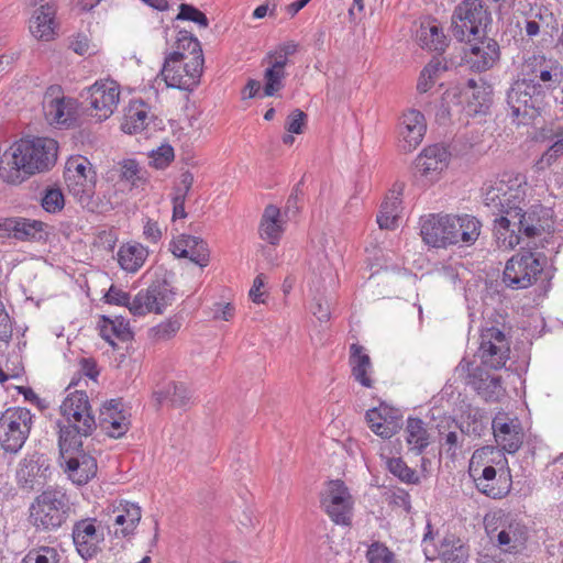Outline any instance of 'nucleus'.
<instances>
[{
	"label": "nucleus",
	"mask_w": 563,
	"mask_h": 563,
	"mask_svg": "<svg viewBox=\"0 0 563 563\" xmlns=\"http://www.w3.org/2000/svg\"><path fill=\"white\" fill-rule=\"evenodd\" d=\"M64 178L69 192L81 202L91 197L97 175L88 158L80 155L69 157L65 165Z\"/></svg>",
	"instance_id": "obj_14"
},
{
	"label": "nucleus",
	"mask_w": 563,
	"mask_h": 563,
	"mask_svg": "<svg viewBox=\"0 0 563 563\" xmlns=\"http://www.w3.org/2000/svg\"><path fill=\"white\" fill-rule=\"evenodd\" d=\"M23 563H59V560L55 549L43 547L40 551L30 552Z\"/></svg>",
	"instance_id": "obj_53"
},
{
	"label": "nucleus",
	"mask_w": 563,
	"mask_h": 563,
	"mask_svg": "<svg viewBox=\"0 0 563 563\" xmlns=\"http://www.w3.org/2000/svg\"><path fill=\"white\" fill-rule=\"evenodd\" d=\"M41 205L46 212L56 213L63 210L65 199L62 190L57 187H47L44 189Z\"/></svg>",
	"instance_id": "obj_46"
},
{
	"label": "nucleus",
	"mask_w": 563,
	"mask_h": 563,
	"mask_svg": "<svg viewBox=\"0 0 563 563\" xmlns=\"http://www.w3.org/2000/svg\"><path fill=\"white\" fill-rule=\"evenodd\" d=\"M460 375L466 374V384L471 386L485 401H497L504 393L501 378L493 376L484 368L476 366L464 360L456 367Z\"/></svg>",
	"instance_id": "obj_20"
},
{
	"label": "nucleus",
	"mask_w": 563,
	"mask_h": 563,
	"mask_svg": "<svg viewBox=\"0 0 563 563\" xmlns=\"http://www.w3.org/2000/svg\"><path fill=\"white\" fill-rule=\"evenodd\" d=\"M175 45L176 49L165 56L161 75L169 88L192 90L205 63L200 42L191 32L179 30Z\"/></svg>",
	"instance_id": "obj_2"
},
{
	"label": "nucleus",
	"mask_w": 563,
	"mask_h": 563,
	"mask_svg": "<svg viewBox=\"0 0 563 563\" xmlns=\"http://www.w3.org/2000/svg\"><path fill=\"white\" fill-rule=\"evenodd\" d=\"M31 410L23 407L8 408L0 416V445L9 453H18L27 440L32 424Z\"/></svg>",
	"instance_id": "obj_7"
},
{
	"label": "nucleus",
	"mask_w": 563,
	"mask_h": 563,
	"mask_svg": "<svg viewBox=\"0 0 563 563\" xmlns=\"http://www.w3.org/2000/svg\"><path fill=\"white\" fill-rule=\"evenodd\" d=\"M388 470L400 481L411 484L418 481L416 472L407 466L400 457H393L388 461Z\"/></svg>",
	"instance_id": "obj_49"
},
{
	"label": "nucleus",
	"mask_w": 563,
	"mask_h": 563,
	"mask_svg": "<svg viewBox=\"0 0 563 563\" xmlns=\"http://www.w3.org/2000/svg\"><path fill=\"white\" fill-rule=\"evenodd\" d=\"M176 21H190L196 23L199 27L207 29L209 26V19L207 15L194 7L192 4L181 3L179 5L178 14L175 18Z\"/></svg>",
	"instance_id": "obj_47"
},
{
	"label": "nucleus",
	"mask_w": 563,
	"mask_h": 563,
	"mask_svg": "<svg viewBox=\"0 0 563 563\" xmlns=\"http://www.w3.org/2000/svg\"><path fill=\"white\" fill-rule=\"evenodd\" d=\"M307 114L299 109L294 110L287 118L286 130L289 133L301 134L306 126Z\"/></svg>",
	"instance_id": "obj_59"
},
{
	"label": "nucleus",
	"mask_w": 563,
	"mask_h": 563,
	"mask_svg": "<svg viewBox=\"0 0 563 563\" xmlns=\"http://www.w3.org/2000/svg\"><path fill=\"white\" fill-rule=\"evenodd\" d=\"M527 178L520 173H504L484 195V205L499 218L494 220L499 247L511 250L521 240L554 232V212L542 205L526 206Z\"/></svg>",
	"instance_id": "obj_1"
},
{
	"label": "nucleus",
	"mask_w": 563,
	"mask_h": 563,
	"mask_svg": "<svg viewBox=\"0 0 563 563\" xmlns=\"http://www.w3.org/2000/svg\"><path fill=\"white\" fill-rule=\"evenodd\" d=\"M563 154V137L550 146L539 158L536 166L538 169L550 167L556 158Z\"/></svg>",
	"instance_id": "obj_57"
},
{
	"label": "nucleus",
	"mask_w": 563,
	"mask_h": 563,
	"mask_svg": "<svg viewBox=\"0 0 563 563\" xmlns=\"http://www.w3.org/2000/svg\"><path fill=\"white\" fill-rule=\"evenodd\" d=\"M117 256L122 269L135 273L143 266L148 251L140 243H126L120 246Z\"/></svg>",
	"instance_id": "obj_36"
},
{
	"label": "nucleus",
	"mask_w": 563,
	"mask_h": 563,
	"mask_svg": "<svg viewBox=\"0 0 563 563\" xmlns=\"http://www.w3.org/2000/svg\"><path fill=\"white\" fill-rule=\"evenodd\" d=\"M445 70L446 66L439 58H433L424 66L421 73L427 75L431 81L435 82V80L439 78V75Z\"/></svg>",
	"instance_id": "obj_61"
},
{
	"label": "nucleus",
	"mask_w": 563,
	"mask_h": 563,
	"mask_svg": "<svg viewBox=\"0 0 563 563\" xmlns=\"http://www.w3.org/2000/svg\"><path fill=\"white\" fill-rule=\"evenodd\" d=\"M122 406L121 399H111L106 401L100 409L99 418H107V420L110 421H129L122 410Z\"/></svg>",
	"instance_id": "obj_52"
},
{
	"label": "nucleus",
	"mask_w": 563,
	"mask_h": 563,
	"mask_svg": "<svg viewBox=\"0 0 563 563\" xmlns=\"http://www.w3.org/2000/svg\"><path fill=\"white\" fill-rule=\"evenodd\" d=\"M62 465L69 479L76 485H85L97 474V461L82 448V441L58 442Z\"/></svg>",
	"instance_id": "obj_11"
},
{
	"label": "nucleus",
	"mask_w": 563,
	"mask_h": 563,
	"mask_svg": "<svg viewBox=\"0 0 563 563\" xmlns=\"http://www.w3.org/2000/svg\"><path fill=\"white\" fill-rule=\"evenodd\" d=\"M129 421L107 420V418H99L100 428L111 438L118 439L124 435L129 430Z\"/></svg>",
	"instance_id": "obj_55"
},
{
	"label": "nucleus",
	"mask_w": 563,
	"mask_h": 563,
	"mask_svg": "<svg viewBox=\"0 0 563 563\" xmlns=\"http://www.w3.org/2000/svg\"><path fill=\"white\" fill-rule=\"evenodd\" d=\"M260 236L269 244H277L284 233V220L280 209L274 205H268L264 209L260 223Z\"/></svg>",
	"instance_id": "obj_34"
},
{
	"label": "nucleus",
	"mask_w": 563,
	"mask_h": 563,
	"mask_svg": "<svg viewBox=\"0 0 563 563\" xmlns=\"http://www.w3.org/2000/svg\"><path fill=\"white\" fill-rule=\"evenodd\" d=\"M509 353V343L501 330L492 327L482 331L477 355L483 365L499 369L506 365Z\"/></svg>",
	"instance_id": "obj_17"
},
{
	"label": "nucleus",
	"mask_w": 563,
	"mask_h": 563,
	"mask_svg": "<svg viewBox=\"0 0 563 563\" xmlns=\"http://www.w3.org/2000/svg\"><path fill=\"white\" fill-rule=\"evenodd\" d=\"M449 156L448 150L440 144L428 146L415 159V169L421 176L434 180L446 168Z\"/></svg>",
	"instance_id": "obj_27"
},
{
	"label": "nucleus",
	"mask_w": 563,
	"mask_h": 563,
	"mask_svg": "<svg viewBox=\"0 0 563 563\" xmlns=\"http://www.w3.org/2000/svg\"><path fill=\"white\" fill-rule=\"evenodd\" d=\"M405 432L409 450L416 454H421L430 444V434L420 418H408Z\"/></svg>",
	"instance_id": "obj_37"
},
{
	"label": "nucleus",
	"mask_w": 563,
	"mask_h": 563,
	"mask_svg": "<svg viewBox=\"0 0 563 563\" xmlns=\"http://www.w3.org/2000/svg\"><path fill=\"white\" fill-rule=\"evenodd\" d=\"M468 53L466 54L467 63L471 68L482 73L495 66L500 58V48L496 40L488 37L487 34L483 38L472 40Z\"/></svg>",
	"instance_id": "obj_24"
},
{
	"label": "nucleus",
	"mask_w": 563,
	"mask_h": 563,
	"mask_svg": "<svg viewBox=\"0 0 563 563\" xmlns=\"http://www.w3.org/2000/svg\"><path fill=\"white\" fill-rule=\"evenodd\" d=\"M60 412L67 423L59 426L58 442H64L65 437L67 442L82 441L97 428L88 395L84 390L70 393L60 405Z\"/></svg>",
	"instance_id": "obj_5"
},
{
	"label": "nucleus",
	"mask_w": 563,
	"mask_h": 563,
	"mask_svg": "<svg viewBox=\"0 0 563 563\" xmlns=\"http://www.w3.org/2000/svg\"><path fill=\"white\" fill-rule=\"evenodd\" d=\"M90 108L95 111L90 115L98 121L107 120L115 110L120 91L114 81H97L88 88Z\"/></svg>",
	"instance_id": "obj_22"
},
{
	"label": "nucleus",
	"mask_w": 563,
	"mask_h": 563,
	"mask_svg": "<svg viewBox=\"0 0 563 563\" xmlns=\"http://www.w3.org/2000/svg\"><path fill=\"white\" fill-rule=\"evenodd\" d=\"M103 534L97 531L95 519H82L73 527V541L79 555L89 560L99 552Z\"/></svg>",
	"instance_id": "obj_25"
},
{
	"label": "nucleus",
	"mask_w": 563,
	"mask_h": 563,
	"mask_svg": "<svg viewBox=\"0 0 563 563\" xmlns=\"http://www.w3.org/2000/svg\"><path fill=\"white\" fill-rule=\"evenodd\" d=\"M493 22L484 0H462L451 15L450 32L459 42L483 38Z\"/></svg>",
	"instance_id": "obj_4"
},
{
	"label": "nucleus",
	"mask_w": 563,
	"mask_h": 563,
	"mask_svg": "<svg viewBox=\"0 0 563 563\" xmlns=\"http://www.w3.org/2000/svg\"><path fill=\"white\" fill-rule=\"evenodd\" d=\"M401 124L400 147L404 152H411L422 142L427 131L424 115L420 111L411 109L404 113Z\"/></svg>",
	"instance_id": "obj_29"
},
{
	"label": "nucleus",
	"mask_w": 563,
	"mask_h": 563,
	"mask_svg": "<svg viewBox=\"0 0 563 563\" xmlns=\"http://www.w3.org/2000/svg\"><path fill=\"white\" fill-rule=\"evenodd\" d=\"M350 365L352 366V375L355 380L365 387H372V379L367 372L371 368V358L364 353V347L360 344H352L350 347Z\"/></svg>",
	"instance_id": "obj_40"
},
{
	"label": "nucleus",
	"mask_w": 563,
	"mask_h": 563,
	"mask_svg": "<svg viewBox=\"0 0 563 563\" xmlns=\"http://www.w3.org/2000/svg\"><path fill=\"white\" fill-rule=\"evenodd\" d=\"M545 98L534 85L518 79L507 91V104L511 117L518 124L533 120L545 104Z\"/></svg>",
	"instance_id": "obj_8"
},
{
	"label": "nucleus",
	"mask_w": 563,
	"mask_h": 563,
	"mask_svg": "<svg viewBox=\"0 0 563 563\" xmlns=\"http://www.w3.org/2000/svg\"><path fill=\"white\" fill-rule=\"evenodd\" d=\"M48 460L44 454L34 452L22 459L15 471L18 486L25 492L42 488L47 481Z\"/></svg>",
	"instance_id": "obj_18"
},
{
	"label": "nucleus",
	"mask_w": 563,
	"mask_h": 563,
	"mask_svg": "<svg viewBox=\"0 0 563 563\" xmlns=\"http://www.w3.org/2000/svg\"><path fill=\"white\" fill-rule=\"evenodd\" d=\"M99 328L100 335L102 336V339L109 342L112 346L115 345L113 339L128 341L132 335L129 328V323L122 317L112 320L103 316L99 324Z\"/></svg>",
	"instance_id": "obj_42"
},
{
	"label": "nucleus",
	"mask_w": 563,
	"mask_h": 563,
	"mask_svg": "<svg viewBox=\"0 0 563 563\" xmlns=\"http://www.w3.org/2000/svg\"><path fill=\"white\" fill-rule=\"evenodd\" d=\"M153 397L158 406L169 401L172 406L180 408L189 402L191 394L183 383L170 382L162 390L154 391Z\"/></svg>",
	"instance_id": "obj_39"
},
{
	"label": "nucleus",
	"mask_w": 563,
	"mask_h": 563,
	"mask_svg": "<svg viewBox=\"0 0 563 563\" xmlns=\"http://www.w3.org/2000/svg\"><path fill=\"white\" fill-rule=\"evenodd\" d=\"M493 431L496 443L506 452H517L523 441V432L519 424L501 422L499 418L493 420Z\"/></svg>",
	"instance_id": "obj_32"
},
{
	"label": "nucleus",
	"mask_w": 563,
	"mask_h": 563,
	"mask_svg": "<svg viewBox=\"0 0 563 563\" xmlns=\"http://www.w3.org/2000/svg\"><path fill=\"white\" fill-rule=\"evenodd\" d=\"M71 507L65 492L47 488L30 506V522L38 531H53L62 527L69 517Z\"/></svg>",
	"instance_id": "obj_6"
},
{
	"label": "nucleus",
	"mask_w": 563,
	"mask_h": 563,
	"mask_svg": "<svg viewBox=\"0 0 563 563\" xmlns=\"http://www.w3.org/2000/svg\"><path fill=\"white\" fill-rule=\"evenodd\" d=\"M181 322L179 318H169L166 321L151 329V334L156 340H168L173 338L180 329Z\"/></svg>",
	"instance_id": "obj_48"
},
{
	"label": "nucleus",
	"mask_w": 563,
	"mask_h": 563,
	"mask_svg": "<svg viewBox=\"0 0 563 563\" xmlns=\"http://www.w3.org/2000/svg\"><path fill=\"white\" fill-rule=\"evenodd\" d=\"M438 552L443 563H465L468 558L467 547L454 534L443 538Z\"/></svg>",
	"instance_id": "obj_41"
},
{
	"label": "nucleus",
	"mask_w": 563,
	"mask_h": 563,
	"mask_svg": "<svg viewBox=\"0 0 563 563\" xmlns=\"http://www.w3.org/2000/svg\"><path fill=\"white\" fill-rule=\"evenodd\" d=\"M462 442L463 439H460L456 431H449L441 437V444L446 448V453L452 457L456 455V450L461 448Z\"/></svg>",
	"instance_id": "obj_60"
},
{
	"label": "nucleus",
	"mask_w": 563,
	"mask_h": 563,
	"mask_svg": "<svg viewBox=\"0 0 563 563\" xmlns=\"http://www.w3.org/2000/svg\"><path fill=\"white\" fill-rule=\"evenodd\" d=\"M497 547L505 553L518 554L526 550L529 539L528 527L520 520L506 516L497 528L488 531Z\"/></svg>",
	"instance_id": "obj_16"
},
{
	"label": "nucleus",
	"mask_w": 563,
	"mask_h": 563,
	"mask_svg": "<svg viewBox=\"0 0 563 563\" xmlns=\"http://www.w3.org/2000/svg\"><path fill=\"white\" fill-rule=\"evenodd\" d=\"M170 251L177 257L189 258L200 267L209 263L210 253L207 243L198 236L183 234L170 243Z\"/></svg>",
	"instance_id": "obj_28"
},
{
	"label": "nucleus",
	"mask_w": 563,
	"mask_h": 563,
	"mask_svg": "<svg viewBox=\"0 0 563 563\" xmlns=\"http://www.w3.org/2000/svg\"><path fill=\"white\" fill-rule=\"evenodd\" d=\"M12 170L0 167L1 177L8 183L20 179V173L34 175L51 169L57 161L58 144L49 137L21 139L11 147Z\"/></svg>",
	"instance_id": "obj_3"
},
{
	"label": "nucleus",
	"mask_w": 563,
	"mask_h": 563,
	"mask_svg": "<svg viewBox=\"0 0 563 563\" xmlns=\"http://www.w3.org/2000/svg\"><path fill=\"white\" fill-rule=\"evenodd\" d=\"M174 148L169 145H162L151 154L152 162L156 168H165L174 161Z\"/></svg>",
	"instance_id": "obj_56"
},
{
	"label": "nucleus",
	"mask_w": 563,
	"mask_h": 563,
	"mask_svg": "<svg viewBox=\"0 0 563 563\" xmlns=\"http://www.w3.org/2000/svg\"><path fill=\"white\" fill-rule=\"evenodd\" d=\"M148 124V106L143 100H132L126 109L122 129L133 134L142 131Z\"/></svg>",
	"instance_id": "obj_38"
},
{
	"label": "nucleus",
	"mask_w": 563,
	"mask_h": 563,
	"mask_svg": "<svg viewBox=\"0 0 563 563\" xmlns=\"http://www.w3.org/2000/svg\"><path fill=\"white\" fill-rule=\"evenodd\" d=\"M176 292L165 278L153 280L146 289L140 290L132 299L130 312L134 316L161 314L175 301Z\"/></svg>",
	"instance_id": "obj_12"
},
{
	"label": "nucleus",
	"mask_w": 563,
	"mask_h": 563,
	"mask_svg": "<svg viewBox=\"0 0 563 563\" xmlns=\"http://www.w3.org/2000/svg\"><path fill=\"white\" fill-rule=\"evenodd\" d=\"M120 178L130 183L133 187H139L145 183V172L140 167L135 159H124L119 163Z\"/></svg>",
	"instance_id": "obj_44"
},
{
	"label": "nucleus",
	"mask_w": 563,
	"mask_h": 563,
	"mask_svg": "<svg viewBox=\"0 0 563 563\" xmlns=\"http://www.w3.org/2000/svg\"><path fill=\"white\" fill-rule=\"evenodd\" d=\"M519 79L548 96L562 84L563 69L558 62L533 54L523 60Z\"/></svg>",
	"instance_id": "obj_10"
},
{
	"label": "nucleus",
	"mask_w": 563,
	"mask_h": 563,
	"mask_svg": "<svg viewBox=\"0 0 563 563\" xmlns=\"http://www.w3.org/2000/svg\"><path fill=\"white\" fill-rule=\"evenodd\" d=\"M43 112L49 124H69L76 119L77 101L65 97L59 86H51L44 93Z\"/></svg>",
	"instance_id": "obj_19"
},
{
	"label": "nucleus",
	"mask_w": 563,
	"mask_h": 563,
	"mask_svg": "<svg viewBox=\"0 0 563 563\" xmlns=\"http://www.w3.org/2000/svg\"><path fill=\"white\" fill-rule=\"evenodd\" d=\"M265 62L268 64V66L285 71V66L287 65L288 57L283 54L279 49H276L275 52L269 53Z\"/></svg>",
	"instance_id": "obj_63"
},
{
	"label": "nucleus",
	"mask_w": 563,
	"mask_h": 563,
	"mask_svg": "<svg viewBox=\"0 0 563 563\" xmlns=\"http://www.w3.org/2000/svg\"><path fill=\"white\" fill-rule=\"evenodd\" d=\"M391 504L409 512L411 509L410 495L404 489H397L391 495Z\"/></svg>",
	"instance_id": "obj_64"
},
{
	"label": "nucleus",
	"mask_w": 563,
	"mask_h": 563,
	"mask_svg": "<svg viewBox=\"0 0 563 563\" xmlns=\"http://www.w3.org/2000/svg\"><path fill=\"white\" fill-rule=\"evenodd\" d=\"M544 262L540 254L526 252L514 255L504 269L503 282L512 289H525L531 286L542 273Z\"/></svg>",
	"instance_id": "obj_13"
},
{
	"label": "nucleus",
	"mask_w": 563,
	"mask_h": 563,
	"mask_svg": "<svg viewBox=\"0 0 563 563\" xmlns=\"http://www.w3.org/2000/svg\"><path fill=\"white\" fill-rule=\"evenodd\" d=\"M450 223L454 229H451L452 245L463 243L466 245L474 244L482 229L479 220L471 214L452 216L450 214Z\"/></svg>",
	"instance_id": "obj_31"
},
{
	"label": "nucleus",
	"mask_w": 563,
	"mask_h": 563,
	"mask_svg": "<svg viewBox=\"0 0 563 563\" xmlns=\"http://www.w3.org/2000/svg\"><path fill=\"white\" fill-rule=\"evenodd\" d=\"M367 559L369 563H395L393 552L380 543H374L369 547Z\"/></svg>",
	"instance_id": "obj_54"
},
{
	"label": "nucleus",
	"mask_w": 563,
	"mask_h": 563,
	"mask_svg": "<svg viewBox=\"0 0 563 563\" xmlns=\"http://www.w3.org/2000/svg\"><path fill=\"white\" fill-rule=\"evenodd\" d=\"M450 214H429L420 220V234L422 240L432 247H448L452 245Z\"/></svg>",
	"instance_id": "obj_23"
},
{
	"label": "nucleus",
	"mask_w": 563,
	"mask_h": 563,
	"mask_svg": "<svg viewBox=\"0 0 563 563\" xmlns=\"http://www.w3.org/2000/svg\"><path fill=\"white\" fill-rule=\"evenodd\" d=\"M286 71H282L268 66L264 73V88L263 93L260 97H272L275 96L280 89L284 88V79Z\"/></svg>",
	"instance_id": "obj_45"
},
{
	"label": "nucleus",
	"mask_w": 563,
	"mask_h": 563,
	"mask_svg": "<svg viewBox=\"0 0 563 563\" xmlns=\"http://www.w3.org/2000/svg\"><path fill=\"white\" fill-rule=\"evenodd\" d=\"M418 40L421 47L432 52L443 53L446 47V36L439 25L421 26Z\"/></svg>",
	"instance_id": "obj_43"
},
{
	"label": "nucleus",
	"mask_w": 563,
	"mask_h": 563,
	"mask_svg": "<svg viewBox=\"0 0 563 563\" xmlns=\"http://www.w3.org/2000/svg\"><path fill=\"white\" fill-rule=\"evenodd\" d=\"M457 428L462 435H475L481 437L485 430V424L482 421V415L476 411L467 416V421H462Z\"/></svg>",
	"instance_id": "obj_51"
},
{
	"label": "nucleus",
	"mask_w": 563,
	"mask_h": 563,
	"mask_svg": "<svg viewBox=\"0 0 563 563\" xmlns=\"http://www.w3.org/2000/svg\"><path fill=\"white\" fill-rule=\"evenodd\" d=\"M493 453L492 446H483L474 451L470 461V473L474 477L476 488L487 497L501 499L510 493L512 479L510 471L506 474L500 473L497 477V471L488 465L482 470L481 475L476 476L478 466L484 456Z\"/></svg>",
	"instance_id": "obj_9"
},
{
	"label": "nucleus",
	"mask_w": 563,
	"mask_h": 563,
	"mask_svg": "<svg viewBox=\"0 0 563 563\" xmlns=\"http://www.w3.org/2000/svg\"><path fill=\"white\" fill-rule=\"evenodd\" d=\"M114 536L129 538L140 523L142 517L141 507L130 501H120L112 510Z\"/></svg>",
	"instance_id": "obj_30"
},
{
	"label": "nucleus",
	"mask_w": 563,
	"mask_h": 563,
	"mask_svg": "<svg viewBox=\"0 0 563 563\" xmlns=\"http://www.w3.org/2000/svg\"><path fill=\"white\" fill-rule=\"evenodd\" d=\"M321 508L336 525L349 526L352 518L353 498L341 479L330 481L321 495Z\"/></svg>",
	"instance_id": "obj_15"
},
{
	"label": "nucleus",
	"mask_w": 563,
	"mask_h": 563,
	"mask_svg": "<svg viewBox=\"0 0 563 563\" xmlns=\"http://www.w3.org/2000/svg\"><path fill=\"white\" fill-rule=\"evenodd\" d=\"M397 409L380 405L366 411L365 419L369 429L382 439H390L401 428V419Z\"/></svg>",
	"instance_id": "obj_26"
},
{
	"label": "nucleus",
	"mask_w": 563,
	"mask_h": 563,
	"mask_svg": "<svg viewBox=\"0 0 563 563\" xmlns=\"http://www.w3.org/2000/svg\"><path fill=\"white\" fill-rule=\"evenodd\" d=\"M46 223L23 217L0 219V238H12L22 242H40L47 239Z\"/></svg>",
	"instance_id": "obj_21"
},
{
	"label": "nucleus",
	"mask_w": 563,
	"mask_h": 563,
	"mask_svg": "<svg viewBox=\"0 0 563 563\" xmlns=\"http://www.w3.org/2000/svg\"><path fill=\"white\" fill-rule=\"evenodd\" d=\"M54 5L46 3L34 11L30 19L29 29L31 34L37 40L49 41L54 35Z\"/></svg>",
	"instance_id": "obj_35"
},
{
	"label": "nucleus",
	"mask_w": 563,
	"mask_h": 563,
	"mask_svg": "<svg viewBox=\"0 0 563 563\" xmlns=\"http://www.w3.org/2000/svg\"><path fill=\"white\" fill-rule=\"evenodd\" d=\"M467 85L473 89L471 99L472 103L476 107L475 111H484V109L488 108L490 103V92L488 91V88L477 86L474 79H470Z\"/></svg>",
	"instance_id": "obj_50"
},
{
	"label": "nucleus",
	"mask_w": 563,
	"mask_h": 563,
	"mask_svg": "<svg viewBox=\"0 0 563 563\" xmlns=\"http://www.w3.org/2000/svg\"><path fill=\"white\" fill-rule=\"evenodd\" d=\"M402 190L404 184H395L389 195L380 205V210L377 214V223L380 229L393 230L397 227Z\"/></svg>",
	"instance_id": "obj_33"
},
{
	"label": "nucleus",
	"mask_w": 563,
	"mask_h": 563,
	"mask_svg": "<svg viewBox=\"0 0 563 563\" xmlns=\"http://www.w3.org/2000/svg\"><path fill=\"white\" fill-rule=\"evenodd\" d=\"M144 238L152 243H157L162 239V229L156 221L147 219L143 227Z\"/></svg>",
	"instance_id": "obj_62"
},
{
	"label": "nucleus",
	"mask_w": 563,
	"mask_h": 563,
	"mask_svg": "<svg viewBox=\"0 0 563 563\" xmlns=\"http://www.w3.org/2000/svg\"><path fill=\"white\" fill-rule=\"evenodd\" d=\"M104 301L110 305L123 306L130 309L132 300L129 292L123 291L115 285H111L107 294L104 295Z\"/></svg>",
	"instance_id": "obj_58"
}]
</instances>
